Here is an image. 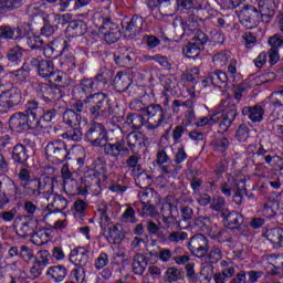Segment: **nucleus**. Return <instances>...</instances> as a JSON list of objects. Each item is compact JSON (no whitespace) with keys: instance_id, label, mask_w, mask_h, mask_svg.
<instances>
[{"instance_id":"f257e3e1","label":"nucleus","mask_w":283,"mask_h":283,"mask_svg":"<svg viewBox=\"0 0 283 283\" xmlns=\"http://www.w3.org/2000/svg\"><path fill=\"white\" fill-rule=\"evenodd\" d=\"M75 101H83L88 105L92 118L103 120L112 116V104L105 93H94V81L84 80L72 91Z\"/></svg>"},{"instance_id":"49530a36","label":"nucleus","mask_w":283,"mask_h":283,"mask_svg":"<svg viewBox=\"0 0 283 283\" xmlns=\"http://www.w3.org/2000/svg\"><path fill=\"white\" fill-rule=\"evenodd\" d=\"M136 178V185L140 187V189H146L145 191H149V185H151V177L144 172L143 169L139 172H133Z\"/></svg>"},{"instance_id":"c9c22d12","label":"nucleus","mask_w":283,"mask_h":283,"mask_svg":"<svg viewBox=\"0 0 283 283\" xmlns=\"http://www.w3.org/2000/svg\"><path fill=\"white\" fill-rule=\"evenodd\" d=\"M227 72H211L202 81L203 85H218L219 83H227Z\"/></svg>"},{"instance_id":"39448f33","label":"nucleus","mask_w":283,"mask_h":283,"mask_svg":"<svg viewBox=\"0 0 283 283\" xmlns=\"http://www.w3.org/2000/svg\"><path fill=\"white\" fill-rule=\"evenodd\" d=\"M61 176L63 178L64 187H67L72 193L85 196L92 189L90 181L80 178L78 180L72 178L73 174L70 171V164H64L61 168Z\"/></svg>"},{"instance_id":"cd10ccee","label":"nucleus","mask_w":283,"mask_h":283,"mask_svg":"<svg viewBox=\"0 0 283 283\" xmlns=\"http://www.w3.org/2000/svg\"><path fill=\"white\" fill-rule=\"evenodd\" d=\"M149 264V260L144 254L137 253L133 258V272L135 275H143L145 271L147 270V266Z\"/></svg>"},{"instance_id":"0eeeda50","label":"nucleus","mask_w":283,"mask_h":283,"mask_svg":"<svg viewBox=\"0 0 283 283\" xmlns=\"http://www.w3.org/2000/svg\"><path fill=\"white\" fill-rule=\"evenodd\" d=\"M19 193V186L10 177L0 176V209H6L10 205V200H17Z\"/></svg>"},{"instance_id":"4be33fe9","label":"nucleus","mask_w":283,"mask_h":283,"mask_svg":"<svg viewBox=\"0 0 283 283\" xmlns=\"http://www.w3.org/2000/svg\"><path fill=\"white\" fill-rule=\"evenodd\" d=\"M59 182L57 177L50 178L49 176L43 178H38V196L46 193V196H52L54 193V187Z\"/></svg>"},{"instance_id":"f3484780","label":"nucleus","mask_w":283,"mask_h":283,"mask_svg":"<svg viewBox=\"0 0 283 283\" xmlns=\"http://www.w3.org/2000/svg\"><path fill=\"white\" fill-rule=\"evenodd\" d=\"M34 219H28L27 217H17L14 221V227H17L15 233L19 238H29V235H34Z\"/></svg>"},{"instance_id":"2eb2a0df","label":"nucleus","mask_w":283,"mask_h":283,"mask_svg":"<svg viewBox=\"0 0 283 283\" xmlns=\"http://www.w3.org/2000/svg\"><path fill=\"white\" fill-rule=\"evenodd\" d=\"M241 17V23L247 30L258 28L260 23V11H258V8L253 7V4L243 6Z\"/></svg>"},{"instance_id":"e433bc0d","label":"nucleus","mask_w":283,"mask_h":283,"mask_svg":"<svg viewBox=\"0 0 283 283\" xmlns=\"http://www.w3.org/2000/svg\"><path fill=\"white\" fill-rule=\"evenodd\" d=\"M108 237L113 240L114 244H120L125 240V233L123 232V226L116 223L108 229Z\"/></svg>"},{"instance_id":"c85d7f7f","label":"nucleus","mask_w":283,"mask_h":283,"mask_svg":"<svg viewBox=\"0 0 283 283\" xmlns=\"http://www.w3.org/2000/svg\"><path fill=\"white\" fill-rule=\"evenodd\" d=\"M115 88L119 92H127L129 90V86L132 85V78L126 75V73L118 72L113 81Z\"/></svg>"},{"instance_id":"9d476101","label":"nucleus","mask_w":283,"mask_h":283,"mask_svg":"<svg viewBox=\"0 0 283 283\" xmlns=\"http://www.w3.org/2000/svg\"><path fill=\"white\" fill-rule=\"evenodd\" d=\"M45 154L50 160L54 163H64L70 153L67 151V144L63 140H53L45 147Z\"/></svg>"},{"instance_id":"6e6552de","label":"nucleus","mask_w":283,"mask_h":283,"mask_svg":"<svg viewBox=\"0 0 283 283\" xmlns=\"http://www.w3.org/2000/svg\"><path fill=\"white\" fill-rule=\"evenodd\" d=\"M115 135L117 136L116 140L111 139L105 142L102 149L104 151V156L118 160L120 154L129 155V148L125 146V135H123L120 132L116 133Z\"/></svg>"},{"instance_id":"0e129e2a","label":"nucleus","mask_w":283,"mask_h":283,"mask_svg":"<svg viewBox=\"0 0 283 283\" xmlns=\"http://www.w3.org/2000/svg\"><path fill=\"white\" fill-rule=\"evenodd\" d=\"M224 207H227V201L224 197L214 196L210 202V209L212 211H224Z\"/></svg>"},{"instance_id":"a878e982","label":"nucleus","mask_w":283,"mask_h":283,"mask_svg":"<svg viewBox=\"0 0 283 283\" xmlns=\"http://www.w3.org/2000/svg\"><path fill=\"white\" fill-rule=\"evenodd\" d=\"M23 210L27 214H22V218H28L29 220H35L36 223L41 222V208L28 200L24 201Z\"/></svg>"},{"instance_id":"b1692460","label":"nucleus","mask_w":283,"mask_h":283,"mask_svg":"<svg viewBox=\"0 0 283 283\" xmlns=\"http://www.w3.org/2000/svg\"><path fill=\"white\" fill-rule=\"evenodd\" d=\"M28 158H30V155L28 154V148L23 146V144H18L13 147V163H17V165H21L22 167H30V165L28 164Z\"/></svg>"},{"instance_id":"f03ea898","label":"nucleus","mask_w":283,"mask_h":283,"mask_svg":"<svg viewBox=\"0 0 283 283\" xmlns=\"http://www.w3.org/2000/svg\"><path fill=\"white\" fill-rule=\"evenodd\" d=\"M41 116H43V107L39 106L36 101H29L24 112H18L10 117L9 127L17 134L36 129L41 125Z\"/></svg>"},{"instance_id":"338daca9","label":"nucleus","mask_w":283,"mask_h":283,"mask_svg":"<svg viewBox=\"0 0 283 283\" xmlns=\"http://www.w3.org/2000/svg\"><path fill=\"white\" fill-rule=\"evenodd\" d=\"M229 138L227 137H220L213 142L214 150L219 151L220 154H224V151L229 149Z\"/></svg>"},{"instance_id":"ddd939ff","label":"nucleus","mask_w":283,"mask_h":283,"mask_svg":"<svg viewBox=\"0 0 283 283\" xmlns=\"http://www.w3.org/2000/svg\"><path fill=\"white\" fill-rule=\"evenodd\" d=\"M17 72H54V62L50 60L32 59L22 64Z\"/></svg>"},{"instance_id":"a19ab883","label":"nucleus","mask_w":283,"mask_h":283,"mask_svg":"<svg viewBox=\"0 0 283 283\" xmlns=\"http://www.w3.org/2000/svg\"><path fill=\"white\" fill-rule=\"evenodd\" d=\"M62 138L73 140V143H81L83 140V130H81V126H73L62 134Z\"/></svg>"},{"instance_id":"473e14b6","label":"nucleus","mask_w":283,"mask_h":283,"mask_svg":"<svg viewBox=\"0 0 283 283\" xmlns=\"http://www.w3.org/2000/svg\"><path fill=\"white\" fill-rule=\"evenodd\" d=\"M224 220L229 229H240L244 224V216L237 211L229 212Z\"/></svg>"},{"instance_id":"393cba45","label":"nucleus","mask_w":283,"mask_h":283,"mask_svg":"<svg viewBox=\"0 0 283 283\" xmlns=\"http://www.w3.org/2000/svg\"><path fill=\"white\" fill-rule=\"evenodd\" d=\"M146 139L145 135L140 132L129 133L126 137V143L128 145L127 149H129V153L132 151V154H136V147H143Z\"/></svg>"},{"instance_id":"bf43d9fd","label":"nucleus","mask_w":283,"mask_h":283,"mask_svg":"<svg viewBox=\"0 0 283 283\" xmlns=\"http://www.w3.org/2000/svg\"><path fill=\"white\" fill-rule=\"evenodd\" d=\"M240 184L234 190L233 202H235V205H242L244 195H247V185H244V181H240Z\"/></svg>"},{"instance_id":"864d4df0","label":"nucleus","mask_w":283,"mask_h":283,"mask_svg":"<svg viewBox=\"0 0 283 283\" xmlns=\"http://www.w3.org/2000/svg\"><path fill=\"white\" fill-rule=\"evenodd\" d=\"M180 169H182V166H176L174 164L160 166L161 174L164 176H167L168 178H176V176H178Z\"/></svg>"},{"instance_id":"e2e57ef3","label":"nucleus","mask_w":283,"mask_h":283,"mask_svg":"<svg viewBox=\"0 0 283 283\" xmlns=\"http://www.w3.org/2000/svg\"><path fill=\"white\" fill-rule=\"evenodd\" d=\"M209 224H211V220L208 217H198L195 219V227L203 233H209Z\"/></svg>"},{"instance_id":"2f4dec72","label":"nucleus","mask_w":283,"mask_h":283,"mask_svg":"<svg viewBox=\"0 0 283 283\" xmlns=\"http://www.w3.org/2000/svg\"><path fill=\"white\" fill-rule=\"evenodd\" d=\"M81 120H83V117L81 116V114L71 111V109H66L63 113V123L64 125H67V127H81Z\"/></svg>"},{"instance_id":"4c0bfd02","label":"nucleus","mask_w":283,"mask_h":283,"mask_svg":"<svg viewBox=\"0 0 283 283\" xmlns=\"http://www.w3.org/2000/svg\"><path fill=\"white\" fill-rule=\"evenodd\" d=\"M51 45H52L55 54L61 56L62 54H64V52H67V50L70 48V42L67 41V39H65L63 36H59V38H55L51 42Z\"/></svg>"},{"instance_id":"1a4fd4ad","label":"nucleus","mask_w":283,"mask_h":283,"mask_svg":"<svg viewBox=\"0 0 283 283\" xmlns=\"http://www.w3.org/2000/svg\"><path fill=\"white\" fill-rule=\"evenodd\" d=\"M207 41H209L207 34H205V32L202 31H197V33L192 38V42H189L182 48V53L188 59H198Z\"/></svg>"},{"instance_id":"bb28decb","label":"nucleus","mask_w":283,"mask_h":283,"mask_svg":"<svg viewBox=\"0 0 283 283\" xmlns=\"http://www.w3.org/2000/svg\"><path fill=\"white\" fill-rule=\"evenodd\" d=\"M263 238L269 240L273 247H283V229L271 228L263 233Z\"/></svg>"},{"instance_id":"20e7f679","label":"nucleus","mask_w":283,"mask_h":283,"mask_svg":"<svg viewBox=\"0 0 283 283\" xmlns=\"http://www.w3.org/2000/svg\"><path fill=\"white\" fill-rule=\"evenodd\" d=\"M32 25L27 22L20 23L18 27L0 25V51L6 48V41H21L25 36H30Z\"/></svg>"},{"instance_id":"680f3d73","label":"nucleus","mask_w":283,"mask_h":283,"mask_svg":"<svg viewBox=\"0 0 283 283\" xmlns=\"http://www.w3.org/2000/svg\"><path fill=\"white\" fill-rule=\"evenodd\" d=\"M250 129L247 124H241L235 133V138L239 143H247L250 136Z\"/></svg>"},{"instance_id":"6e6d98bb","label":"nucleus","mask_w":283,"mask_h":283,"mask_svg":"<svg viewBox=\"0 0 283 283\" xmlns=\"http://www.w3.org/2000/svg\"><path fill=\"white\" fill-rule=\"evenodd\" d=\"M139 163L140 156L138 155H130L126 160V165L129 169H133V174H138L139 171H143V166L139 165Z\"/></svg>"},{"instance_id":"c03bdc74","label":"nucleus","mask_w":283,"mask_h":283,"mask_svg":"<svg viewBox=\"0 0 283 283\" xmlns=\"http://www.w3.org/2000/svg\"><path fill=\"white\" fill-rule=\"evenodd\" d=\"M238 185H240V182H238L235 178H229L228 181L220 185V190L223 196H227V198H231V193L232 191H235V189H238Z\"/></svg>"},{"instance_id":"412c9836","label":"nucleus","mask_w":283,"mask_h":283,"mask_svg":"<svg viewBox=\"0 0 283 283\" xmlns=\"http://www.w3.org/2000/svg\"><path fill=\"white\" fill-rule=\"evenodd\" d=\"M143 18L138 15H134L130 21L122 22V28L126 34H129L132 39L140 33L143 30Z\"/></svg>"},{"instance_id":"4468645a","label":"nucleus","mask_w":283,"mask_h":283,"mask_svg":"<svg viewBox=\"0 0 283 283\" xmlns=\"http://www.w3.org/2000/svg\"><path fill=\"white\" fill-rule=\"evenodd\" d=\"M86 138L93 147H101L103 140H107V128L101 123H93L86 132Z\"/></svg>"},{"instance_id":"052dcab7","label":"nucleus","mask_w":283,"mask_h":283,"mask_svg":"<svg viewBox=\"0 0 283 283\" xmlns=\"http://www.w3.org/2000/svg\"><path fill=\"white\" fill-rule=\"evenodd\" d=\"M166 281L171 283V282H178L182 277V272L176 268L171 266L168 268L166 273H165Z\"/></svg>"},{"instance_id":"7c9ffc66","label":"nucleus","mask_w":283,"mask_h":283,"mask_svg":"<svg viewBox=\"0 0 283 283\" xmlns=\"http://www.w3.org/2000/svg\"><path fill=\"white\" fill-rule=\"evenodd\" d=\"M277 209H280V203H277V201L268 200L261 209V214L266 220H273V218L277 216Z\"/></svg>"},{"instance_id":"4d7b16f0","label":"nucleus","mask_w":283,"mask_h":283,"mask_svg":"<svg viewBox=\"0 0 283 283\" xmlns=\"http://www.w3.org/2000/svg\"><path fill=\"white\" fill-rule=\"evenodd\" d=\"M265 163L270 165V167H273V169H276V171H282L283 169V159L277 155L265 156Z\"/></svg>"},{"instance_id":"72a5a7b5","label":"nucleus","mask_w":283,"mask_h":283,"mask_svg":"<svg viewBox=\"0 0 283 283\" xmlns=\"http://www.w3.org/2000/svg\"><path fill=\"white\" fill-rule=\"evenodd\" d=\"M92 171L94 178H98L99 176L107 174V161L105 160V157H96L93 160Z\"/></svg>"},{"instance_id":"774afa93","label":"nucleus","mask_w":283,"mask_h":283,"mask_svg":"<svg viewBox=\"0 0 283 283\" xmlns=\"http://www.w3.org/2000/svg\"><path fill=\"white\" fill-rule=\"evenodd\" d=\"M19 258H21V260H23L24 262H32V260L35 259L34 258V250H32L28 245H21Z\"/></svg>"},{"instance_id":"5701e85b","label":"nucleus","mask_w":283,"mask_h":283,"mask_svg":"<svg viewBox=\"0 0 283 283\" xmlns=\"http://www.w3.org/2000/svg\"><path fill=\"white\" fill-rule=\"evenodd\" d=\"M264 107L260 104L244 106L242 108V116H247L253 123H262V120H264Z\"/></svg>"},{"instance_id":"dca6fc26","label":"nucleus","mask_w":283,"mask_h":283,"mask_svg":"<svg viewBox=\"0 0 283 283\" xmlns=\"http://www.w3.org/2000/svg\"><path fill=\"white\" fill-rule=\"evenodd\" d=\"M38 95L45 103H52L53 101H61L63 98V91L56 84H42L39 86Z\"/></svg>"},{"instance_id":"9b49d317","label":"nucleus","mask_w":283,"mask_h":283,"mask_svg":"<svg viewBox=\"0 0 283 283\" xmlns=\"http://www.w3.org/2000/svg\"><path fill=\"white\" fill-rule=\"evenodd\" d=\"M188 249L195 258L202 259L209 253V239L202 233L195 234L188 242Z\"/></svg>"},{"instance_id":"09e8293b","label":"nucleus","mask_w":283,"mask_h":283,"mask_svg":"<svg viewBox=\"0 0 283 283\" xmlns=\"http://www.w3.org/2000/svg\"><path fill=\"white\" fill-rule=\"evenodd\" d=\"M156 213H158V211L156 210V206H154V198L150 197V199H146L144 201L140 216L143 218H147V217L154 218Z\"/></svg>"},{"instance_id":"7ed1b4c3","label":"nucleus","mask_w":283,"mask_h":283,"mask_svg":"<svg viewBox=\"0 0 283 283\" xmlns=\"http://www.w3.org/2000/svg\"><path fill=\"white\" fill-rule=\"evenodd\" d=\"M214 114H219V132L224 134V132H229V127L238 118V103L233 97L228 96L220 101L219 112Z\"/></svg>"},{"instance_id":"a211bd4d","label":"nucleus","mask_w":283,"mask_h":283,"mask_svg":"<svg viewBox=\"0 0 283 283\" xmlns=\"http://www.w3.org/2000/svg\"><path fill=\"white\" fill-rule=\"evenodd\" d=\"M99 32L103 35L104 41L112 45L120 39V30L118 29V25H116L113 22H105L101 28Z\"/></svg>"},{"instance_id":"a18cd8bd","label":"nucleus","mask_w":283,"mask_h":283,"mask_svg":"<svg viewBox=\"0 0 283 283\" xmlns=\"http://www.w3.org/2000/svg\"><path fill=\"white\" fill-rule=\"evenodd\" d=\"M7 59L14 65H19L23 59V49L19 45L11 48L7 53Z\"/></svg>"},{"instance_id":"13d9d810","label":"nucleus","mask_w":283,"mask_h":283,"mask_svg":"<svg viewBox=\"0 0 283 283\" xmlns=\"http://www.w3.org/2000/svg\"><path fill=\"white\" fill-rule=\"evenodd\" d=\"M22 188L28 196H39V178H33L28 184H22Z\"/></svg>"},{"instance_id":"423d86ee","label":"nucleus","mask_w":283,"mask_h":283,"mask_svg":"<svg viewBox=\"0 0 283 283\" xmlns=\"http://www.w3.org/2000/svg\"><path fill=\"white\" fill-rule=\"evenodd\" d=\"M144 116L147 118L146 129H148V132H156L159 127L167 125V115L160 104L148 105Z\"/></svg>"},{"instance_id":"58836bf2","label":"nucleus","mask_w":283,"mask_h":283,"mask_svg":"<svg viewBox=\"0 0 283 283\" xmlns=\"http://www.w3.org/2000/svg\"><path fill=\"white\" fill-rule=\"evenodd\" d=\"M159 81L161 85L165 87L166 92H174L176 90V86L178 85V81L176 80V75L174 74H160Z\"/></svg>"},{"instance_id":"603ef678","label":"nucleus","mask_w":283,"mask_h":283,"mask_svg":"<svg viewBox=\"0 0 283 283\" xmlns=\"http://www.w3.org/2000/svg\"><path fill=\"white\" fill-rule=\"evenodd\" d=\"M229 59H231V52L221 51L213 55L212 61L214 65L218 67H227V63H229Z\"/></svg>"},{"instance_id":"5fc2aeb1","label":"nucleus","mask_w":283,"mask_h":283,"mask_svg":"<svg viewBox=\"0 0 283 283\" xmlns=\"http://www.w3.org/2000/svg\"><path fill=\"white\" fill-rule=\"evenodd\" d=\"M189 238V234L185 231H171L167 235V241L171 242L172 244H179V242H185Z\"/></svg>"},{"instance_id":"79ce46f5","label":"nucleus","mask_w":283,"mask_h":283,"mask_svg":"<svg viewBox=\"0 0 283 283\" xmlns=\"http://www.w3.org/2000/svg\"><path fill=\"white\" fill-rule=\"evenodd\" d=\"M2 96L13 106L17 107L23 98L21 91L19 88H11L8 92L2 93Z\"/></svg>"},{"instance_id":"3c124183","label":"nucleus","mask_w":283,"mask_h":283,"mask_svg":"<svg viewBox=\"0 0 283 283\" xmlns=\"http://www.w3.org/2000/svg\"><path fill=\"white\" fill-rule=\"evenodd\" d=\"M50 240V233L45 230H39L33 232L31 237V242L35 244V247H43Z\"/></svg>"},{"instance_id":"69168bd1","label":"nucleus","mask_w":283,"mask_h":283,"mask_svg":"<svg viewBox=\"0 0 283 283\" xmlns=\"http://www.w3.org/2000/svg\"><path fill=\"white\" fill-rule=\"evenodd\" d=\"M218 116H220V114L214 113V114L210 115L209 117H202L196 123V125H197V127H205L207 125H216V123H220Z\"/></svg>"},{"instance_id":"8fccbe9b","label":"nucleus","mask_w":283,"mask_h":283,"mask_svg":"<svg viewBox=\"0 0 283 283\" xmlns=\"http://www.w3.org/2000/svg\"><path fill=\"white\" fill-rule=\"evenodd\" d=\"M22 1L23 0H0V14H6V12H10V10L21 8Z\"/></svg>"},{"instance_id":"aec40b11","label":"nucleus","mask_w":283,"mask_h":283,"mask_svg":"<svg viewBox=\"0 0 283 283\" xmlns=\"http://www.w3.org/2000/svg\"><path fill=\"white\" fill-rule=\"evenodd\" d=\"M46 209L49 213L43 216V222H48V217L52 216V213H61V211H65V209H67V199L62 195H55L53 202L48 205Z\"/></svg>"},{"instance_id":"37998d69","label":"nucleus","mask_w":283,"mask_h":283,"mask_svg":"<svg viewBox=\"0 0 283 283\" xmlns=\"http://www.w3.org/2000/svg\"><path fill=\"white\" fill-rule=\"evenodd\" d=\"M203 258H206V262H208V264H218V262L222 260V250L214 245L208 250Z\"/></svg>"},{"instance_id":"c756f323","label":"nucleus","mask_w":283,"mask_h":283,"mask_svg":"<svg viewBox=\"0 0 283 283\" xmlns=\"http://www.w3.org/2000/svg\"><path fill=\"white\" fill-rule=\"evenodd\" d=\"M46 275L56 283L63 282L67 277V268L65 265H53L49 268Z\"/></svg>"},{"instance_id":"f704fd0d","label":"nucleus","mask_w":283,"mask_h":283,"mask_svg":"<svg viewBox=\"0 0 283 283\" xmlns=\"http://www.w3.org/2000/svg\"><path fill=\"white\" fill-rule=\"evenodd\" d=\"M176 206L174 203L165 202L161 206V213H163V222L167 229L171 227L176 222L174 216H171V211Z\"/></svg>"},{"instance_id":"f8f14e48","label":"nucleus","mask_w":283,"mask_h":283,"mask_svg":"<svg viewBox=\"0 0 283 283\" xmlns=\"http://www.w3.org/2000/svg\"><path fill=\"white\" fill-rule=\"evenodd\" d=\"M134 59H136V53H134V49L130 46H119L114 54L116 65L125 67V70H132Z\"/></svg>"},{"instance_id":"6ab92c4d","label":"nucleus","mask_w":283,"mask_h":283,"mask_svg":"<svg viewBox=\"0 0 283 283\" xmlns=\"http://www.w3.org/2000/svg\"><path fill=\"white\" fill-rule=\"evenodd\" d=\"M69 260L74 266H87L90 262V251L85 248H76L71 251Z\"/></svg>"},{"instance_id":"de8ad7c7","label":"nucleus","mask_w":283,"mask_h":283,"mask_svg":"<svg viewBox=\"0 0 283 283\" xmlns=\"http://www.w3.org/2000/svg\"><path fill=\"white\" fill-rule=\"evenodd\" d=\"M142 201H136L133 203V207H135V209L138 211V213L140 214L143 211V207L145 206V201L147 200V198H158V192H156L154 189H149L144 191L140 195Z\"/></svg>"},{"instance_id":"ea45409f","label":"nucleus","mask_w":283,"mask_h":283,"mask_svg":"<svg viewBox=\"0 0 283 283\" xmlns=\"http://www.w3.org/2000/svg\"><path fill=\"white\" fill-rule=\"evenodd\" d=\"M126 123L132 129H140L145 125V116L137 113H129Z\"/></svg>"}]
</instances>
